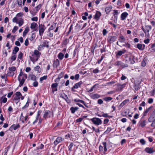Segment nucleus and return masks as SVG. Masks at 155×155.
I'll return each instance as SVG.
<instances>
[{
    "label": "nucleus",
    "instance_id": "1",
    "mask_svg": "<svg viewBox=\"0 0 155 155\" xmlns=\"http://www.w3.org/2000/svg\"><path fill=\"white\" fill-rule=\"evenodd\" d=\"M41 54V53L38 51L36 50H35L34 52L31 54V56H29L30 59L33 62L37 61Z\"/></svg>",
    "mask_w": 155,
    "mask_h": 155
},
{
    "label": "nucleus",
    "instance_id": "2",
    "mask_svg": "<svg viewBox=\"0 0 155 155\" xmlns=\"http://www.w3.org/2000/svg\"><path fill=\"white\" fill-rule=\"evenodd\" d=\"M102 144L103 145V146L101 145L99 146V150L100 152H103L105 154L107 151V143L106 142H103Z\"/></svg>",
    "mask_w": 155,
    "mask_h": 155
},
{
    "label": "nucleus",
    "instance_id": "3",
    "mask_svg": "<svg viewBox=\"0 0 155 155\" xmlns=\"http://www.w3.org/2000/svg\"><path fill=\"white\" fill-rule=\"evenodd\" d=\"M91 120L94 124L97 125L101 124L102 123L101 119L98 118L94 117L91 119Z\"/></svg>",
    "mask_w": 155,
    "mask_h": 155
},
{
    "label": "nucleus",
    "instance_id": "4",
    "mask_svg": "<svg viewBox=\"0 0 155 155\" xmlns=\"http://www.w3.org/2000/svg\"><path fill=\"white\" fill-rule=\"evenodd\" d=\"M117 39V37L116 36H110L108 37L107 41L108 43L111 44L115 42Z\"/></svg>",
    "mask_w": 155,
    "mask_h": 155
},
{
    "label": "nucleus",
    "instance_id": "5",
    "mask_svg": "<svg viewBox=\"0 0 155 155\" xmlns=\"http://www.w3.org/2000/svg\"><path fill=\"white\" fill-rule=\"evenodd\" d=\"M51 115H52V114L50 111L46 110L44 112L43 117L45 119L50 117Z\"/></svg>",
    "mask_w": 155,
    "mask_h": 155
},
{
    "label": "nucleus",
    "instance_id": "6",
    "mask_svg": "<svg viewBox=\"0 0 155 155\" xmlns=\"http://www.w3.org/2000/svg\"><path fill=\"white\" fill-rule=\"evenodd\" d=\"M45 26L44 25H39V33L40 35L41 36L42 35L43 33L45 30Z\"/></svg>",
    "mask_w": 155,
    "mask_h": 155
},
{
    "label": "nucleus",
    "instance_id": "7",
    "mask_svg": "<svg viewBox=\"0 0 155 155\" xmlns=\"http://www.w3.org/2000/svg\"><path fill=\"white\" fill-rule=\"evenodd\" d=\"M144 151L147 153L149 154L152 153L154 152L153 147H147L145 149Z\"/></svg>",
    "mask_w": 155,
    "mask_h": 155
},
{
    "label": "nucleus",
    "instance_id": "8",
    "mask_svg": "<svg viewBox=\"0 0 155 155\" xmlns=\"http://www.w3.org/2000/svg\"><path fill=\"white\" fill-rule=\"evenodd\" d=\"M128 15V14L127 12H124L122 13L120 16L121 20L122 21L125 20Z\"/></svg>",
    "mask_w": 155,
    "mask_h": 155
},
{
    "label": "nucleus",
    "instance_id": "9",
    "mask_svg": "<svg viewBox=\"0 0 155 155\" xmlns=\"http://www.w3.org/2000/svg\"><path fill=\"white\" fill-rule=\"evenodd\" d=\"M155 120V114H151L148 119V121L149 122L154 121Z\"/></svg>",
    "mask_w": 155,
    "mask_h": 155
},
{
    "label": "nucleus",
    "instance_id": "10",
    "mask_svg": "<svg viewBox=\"0 0 155 155\" xmlns=\"http://www.w3.org/2000/svg\"><path fill=\"white\" fill-rule=\"evenodd\" d=\"M64 140L61 137H58L54 142V144L56 146L58 143H60Z\"/></svg>",
    "mask_w": 155,
    "mask_h": 155
},
{
    "label": "nucleus",
    "instance_id": "11",
    "mask_svg": "<svg viewBox=\"0 0 155 155\" xmlns=\"http://www.w3.org/2000/svg\"><path fill=\"white\" fill-rule=\"evenodd\" d=\"M126 52L125 50L123 49L122 50H120L117 51V53H116V56L117 58H118L121 56L123 54L125 53Z\"/></svg>",
    "mask_w": 155,
    "mask_h": 155
},
{
    "label": "nucleus",
    "instance_id": "12",
    "mask_svg": "<svg viewBox=\"0 0 155 155\" xmlns=\"http://www.w3.org/2000/svg\"><path fill=\"white\" fill-rule=\"evenodd\" d=\"M101 12L99 11H96V14L94 15V18L97 20H98L100 18V17L101 16Z\"/></svg>",
    "mask_w": 155,
    "mask_h": 155
},
{
    "label": "nucleus",
    "instance_id": "13",
    "mask_svg": "<svg viewBox=\"0 0 155 155\" xmlns=\"http://www.w3.org/2000/svg\"><path fill=\"white\" fill-rule=\"evenodd\" d=\"M20 127V125L19 124L16 125L14 124L11 126L9 128V130L11 131H12L13 130H15L18 128H19Z\"/></svg>",
    "mask_w": 155,
    "mask_h": 155
},
{
    "label": "nucleus",
    "instance_id": "14",
    "mask_svg": "<svg viewBox=\"0 0 155 155\" xmlns=\"http://www.w3.org/2000/svg\"><path fill=\"white\" fill-rule=\"evenodd\" d=\"M90 96L91 98L93 99L98 98L101 97L100 95L97 94H91Z\"/></svg>",
    "mask_w": 155,
    "mask_h": 155
},
{
    "label": "nucleus",
    "instance_id": "15",
    "mask_svg": "<svg viewBox=\"0 0 155 155\" xmlns=\"http://www.w3.org/2000/svg\"><path fill=\"white\" fill-rule=\"evenodd\" d=\"M118 40L121 43H124L126 41V39L122 35H120L118 38Z\"/></svg>",
    "mask_w": 155,
    "mask_h": 155
},
{
    "label": "nucleus",
    "instance_id": "16",
    "mask_svg": "<svg viewBox=\"0 0 155 155\" xmlns=\"http://www.w3.org/2000/svg\"><path fill=\"white\" fill-rule=\"evenodd\" d=\"M135 58L134 57L132 56L129 57L128 58V61L130 62L131 64H133L135 62Z\"/></svg>",
    "mask_w": 155,
    "mask_h": 155
},
{
    "label": "nucleus",
    "instance_id": "17",
    "mask_svg": "<svg viewBox=\"0 0 155 155\" xmlns=\"http://www.w3.org/2000/svg\"><path fill=\"white\" fill-rule=\"evenodd\" d=\"M126 84H120L118 83L117 84V85L118 87V88L119 90H122L124 88V87Z\"/></svg>",
    "mask_w": 155,
    "mask_h": 155
},
{
    "label": "nucleus",
    "instance_id": "18",
    "mask_svg": "<svg viewBox=\"0 0 155 155\" xmlns=\"http://www.w3.org/2000/svg\"><path fill=\"white\" fill-rule=\"evenodd\" d=\"M41 110H39L38 112V114L37 116L36 117L35 120L33 122V124H35L38 122V119L39 116L40 115L41 113Z\"/></svg>",
    "mask_w": 155,
    "mask_h": 155
},
{
    "label": "nucleus",
    "instance_id": "19",
    "mask_svg": "<svg viewBox=\"0 0 155 155\" xmlns=\"http://www.w3.org/2000/svg\"><path fill=\"white\" fill-rule=\"evenodd\" d=\"M59 64V61L57 59L55 60L53 64V66L54 67H57Z\"/></svg>",
    "mask_w": 155,
    "mask_h": 155
},
{
    "label": "nucleus",
    "instance_id": "20",
    "mask_svg": "<svg viewBox=\"0 0 155 155\" xmlns=\"http://www.w3.org/2000/svg\"><path fill=\"white\" fill-rule=\"evenodd\" d=\"M147 123V121L145 120L142 121L140 124L141 127L143 128L146 125Z\"/></svg>",
    "mask_w": 155,
    "mask_h": 155
},
{
    "label": "nucleus",
    "instance_id": "21",
    "mask_svg": "<svg viewBox=\"0 0 155 155\" xmlns=\"http://www.w3.org/2000/svg\"><path fill=\"white\" fill-rule=\"evenodd\" d=\"M19 48L17 47H15L14 50L13 51L12 54H16L17 53L18 51Z\"/></svg>",
    "mask_w": 155,
    "mask_h": 155
},
{
    "label": "nucleus",
    "instance_id": "22",
    "mask_svg": "<svg viewBox=\"0 0 155 155\" xmlns=\"http://www.w3.org/2000/svg\"><path fill=\"white\" fill-rule=\"evenodd\" d=\"M29 28L28 27H27L25 28V31H24L23 34V35L24 37L25 36L27 33L29 31Z\"/></svg>",
    "mask_w": 155,
    "mask_h": 155
},
{
    "label": "nucleus",
    "instance_id": "23",
    "mask_svg": "<svg viewBox=\"0 0 155 155\" xmlns=\"http://www.w3.org/2000/svg\"><path fill=\"white\" fill-rule=\"evenodd\" d=\"M129 101L128 99H126L123 101L119 105L120 107H122L125 105Z\"/></svg>",
    "mask_w": 155,
    "mask_h": 155
},
{
    "label": "nucleus",
    "instance_id": "24",
    "mask_svg": "<svg viewBox=\"0 0 155 155\" xmlns=\"http://www.w3.org/2000/svg\"><path fill=\"white\" fill-rule=\"evenodd\" d=\"M18 21L17 22L18 23V24L19 26H21L24 23L23 19L21 18L18 19Z\"/></svg>",
    "mask_w": 155,
    "mask_h": 155
},
{
    "label": "nucleus",
    "instance_id": "25",
    "mask_svg": "<svg viewBox=\"0 0 155 155\" xmlns=\"http://www.w3.org/2000/svg\"><path fill=\"white\" fill-rule=\"evenodd\" d=\"M111 9L112 8L110 7H108L105 8V11L106 13L107 14H108L111 10Z\"/></svg>",
    "mask_w": 155,
    "mask_h": 155
},
{
    "label": "nucleus",
    "instance_id": "26",
    "mask_svg": "<svg viewBox=\"0 0 155 155\" xmlns=\"http://www.w3.org/2000/svg\"><path fill=\"white\" fill-rule=\"evenodd\" d=\"M142 44L138 43L137 45L136 48L140 50L143 51V48H142Z\"/></svg>",
    "mask_w": 155,
    "mask_h": 155
},
{
    "label": "nucleus",
    "instance_id": "27",
    "mask_svg": "<svg viewBox=\"0 0 155 155\" xmlns=\"http://www.w3.org/2000/svg\"><path fill=\"white\" fill-rule=\"evenodd\" d=\"M146 33L148 32L151 29V27L150 25H146L145 26Z\"/></svg>",
    "mask_w": 155,
    "mask_h": 155
},
{
    "label": "nucleus",
    "instance_id": "28",
    "mask_svg": "<svg viewBox=\"0 0 155 155\" xmlns=\"http://www.w3.org/2000/svg\"><path fill=\"white\" fill-rule=\"evenodd\" d=\"M37 26H38L37 24L36 23L34 22L31 24L30 28L31 29H34Z\"/></svg>",
    "mask_w": 155,
    "mask_h": 155
},
{
    "label": "nucleus",
    "instance_id": "29",
    "mask_svg": "<svg viewBox=\"0 0 155 155\" xmlns=\"http://www.w3.org/2000/svg\"><path fill=\"white\" fill-rule=\"evenodd\" d=\"M25 80V79L23 78L21 80V79L20 81H19L20 82V84L19 85V87H21L23 85V84L24 83Z\"/></svg>",
    "mask_w": 155,
    "mask_h": 155
},
{
    "label": "nucleus",
    "instance_id": "30",
    "mask_svg": "<svg viewBox=\"0 0 155 155\" xmlns=\"http://www.w3.org/2000/svg\"><path fill=\"white\" fill-rule=\"evenodd\" d=\"M134 87L136 91H138L140 88V85L139 84H134Z\"/></svg>",
    "mask_w": 155,
    "mask_h": 155
},
{
    "label": "nucleus",
    "instance_id": "31",
    "mask_svg": "<svg viewBox=\"0 0 155 155\" xmlns=\"http://www.w3.org/2000/svg\"><path fill=\"white\" fill-rule=\"evenodd\" d=\"M103 100L106 101H111L112 99V98L110 97H106L103 98Z\"/></svg>",
    "mask_w": 155,
    "mask_h": 155
},
{
    "label": "nucleus",
    "instance_id": "32",
    "mask_svg": "<svg viewBox=\"0 0 155 155\" xmlns=\"http://www.w3.org/2000/svg\"><path fill=\"white\" fill-rule=\"evenodd\" d=\"M114 12L113 13V15L114 17L115 18H117V15L119 13L118 12V10H114Z\"/></svg>",
    "mask_w": 155,
    "mask_h": 155
},
{
    "label": "nucleus",
    "instance_id": "33",
    "mask_svg": "<svg viewBox=\"0 0 155 155\" xmlns=\"http://www.w3.org/2000/svg\"><path fill=\"white\" fill-rule=\"evenodd\" d=\"M78 88V83L76 84L73 87L72 90L73 92L77 91V89Z\"/></svg>",
    "mask_w": 155,
    "mask_h": 155
},
{
    "label": "nucleus",
    "instance_id": "34",
    "mask_svg": "<svg viewBox=\"0 0 155 155\" xmlns=\"http://www.w3.org/2000/svg\"><path fill=\"white\" fill-rule=\"evenodd\" d=\"M23 55V54L21 52H20L19 53V54L18 55V59H19L21 60H22V59Z\"/></svg>",
    "mask_w": 155,
    "mask_h": 155
},
{
    "label": "nucleus",
    "instance_id": "35",
    "mask_svg": "<svg viewBox=\"0 0 155 155\" xmlns=\"http://www.w3.org/2000/svg\"><path fill=\"white\" fill-rule=\"evenodd\" d=\"M64 56V55L63 54L61 53H60L58 55V57L59 59L61 60L63 58Z\"/></svg>",
    "mask_w": 155,
    "mask_h": 155
},
{
    "label": "nucleus",
    "instance_id": "36",
    "mask_svg": "<svg viewBox=\"0 0 155 155\" xmlns=\"http://www.w3.org/2000/svg\"><path fill=\"white\" fill-rule=\"evenodd\" d=\"M56 23L53 24L49 28L48 30L51 31L53 30L54 28L56 27Z\"/></svg>",
    "mask_w": 155,
    "mask_h": 155
},
{
    "label": "nucleus",
    "instance_id": "37",
    "mask_svg": "<svg viewBox=\"0 0 155 155\" xmlns=\"http://www.w3.org/2000/svg\"><path fill=\"white\" fill-rule=\"evenodd\" d=\"M7 98L5 97H2L1 98L0 100L2 101V102L5 103H6L7 101Z\"/></svg>",
    "mask_w": 155,
    "mask_h": 155
},
{
    "label": "nucleus",
    "instance_id": "38",
    "mask_svg": "<svg viewBox=\"0 0 155 155\" xmlns=\"http://www.w3.org/2000/svg\"><path fill=\"white\" fill-rule=\"evenodd\" d=\"M87 73V71L85 69H83L79 71V73L81 74L84 75Z\"/></svg>",
    "mask_w": 155,
    "mask_h": 155
},
{
    "label": "nucleus",
    "instance_id": "39",
    "mask_svg": "<svg viewBox=\"0 0 155 155\" xmlns=\"http://www.w3.org/2000/svg\"><path fill=\"white\" fill-rule=\"evenodd\" d=\"M78 109V108L77 107H75V108L74 107H71L70 110H71V112L72 113H74Z\"/></svg>",
    "mask_w": 155,
    "mask_h": 155
},
{
    "label": "nucleus",
    "instance_id": "40",
    "mask_svg": "<svg viewBox=\"0 0 155 155\" xmlns=\"http://www.w3.org/2000/svg\"><path fill=\"white\" fill-rule=\"evenodd\" d=\"M96 48V46H94V45H92L91 47V51L93 54H94V50Z\"/></svg>",
    "mask_w": 155,
    "mask_h": 155
},
{
    "label": "nucleus",
    "instance_id": "41",
    "mask_svg": "<svg viewBox=\"0 0 155 155\" xmlns=\"http://www.w3.org/2000/svg\"><path fill=\"white\" fill-rule=\"evenodd\" d=\"M104 58V56L103 54H102L101 57V58L100 59H98L97 60V63L98 64H100L101 63V61Z\"/></svg>",
    "mask_w": 155,
    "mask_h": 155
},
{
    "label": "nucleus",
    "instance_id": "42",
    "mask_svg": "<svg viewBox=\"0 0 155 155\" xmlns=\"http://www.w3.org/2000/svg\"><path fill=\"white\" fill-rule=\"evenodd\" d=\"M31 79L33 81H35L36 80V77L34 75L32 74L29 76Z\"/></svg>",
    "mask_w": 155,
    "mask_h": 155
},
{
    "label": "nucleus",
    "instance_id": "43",
    "mask_svg": "<svg viewBox=\"0 0 155 155\" xmlns=\"http://www.w3.org/2000/svg\"><path fill=\"white\" fill-rule=\"evenodd\" d=\"M16 69V68L15 67L13 66L11 67H10L9 68V71L13 72L15 71Z\"/></svg>",
    "mask_w": 155,
    "mask_h": 155
},
{
    "label": "nucleus",
    "instance_id": "44",
    "mask_svg": "<svg viewBox=\"0 0 155 155\" xmlns=\"http://www.w3.org/2000/svg\"><path fill=\"white\" fill-rule=\"evenodd\" d=\"M29 99L28 98V101H27L26 104L25 105V106H24L23 107H22V109H23L25 107H28L29 105Z\"/></svg>",
    "mask_w": 155,
    "mask_h": 155
},
{
    "label": "nucleus",
    "instance_id": "45",
    "mask_svg": "<svg viewBox=\"0 0 155 155\" xmlns=\"http://www.w3.org/2000/svg\"><path fill=\"white\" fill-rule=\"evenodd\" d=\"M16 58V56L15 54H14V55H12L11 58V59L12 60L11 63L13 61L15 60Z\"/></svg>",
    "mask_w": 155,
    "mask_h": 155
},
{
    "label": "nucleus",
    "instance_id": "46",
    "mask_svg": "<svg viewBox=\"0 0 155 155\" xmlns=\"http://www.w3.org/2000/svg\"><path fill=\"white\" fill-rule=\"evenodd\" d=\"M122 64V62L119 61H117L115 63V65L120 66V67H121Z\"/></svg>",
    "mask_w": 155,
    "mask_h": 155
},
{
    "label": "nucleus",
    "instance_id": "47",
    "mask_svg": "<svg viewBox=\"0 0 155 155\" xmlns=\"http://www.w3.org/2000/svg\"><path fill=\"white\" fill-rule=\"evenodd\" d=\"M58 85V84L57 83H54L52 84L51 87L53 89L57 87Z\"/></svg>",
    "mask_w": 155,
    "mask_h": 155
},
{
    "label": "nucleus",
    "instance_id": "48",
    "mask_svg": "<svg viewBox=\"0 0 155 155\" xmlns=\"http://www.w3.org/2000/svg\"><path fill=\"white\" fill-rule=\"evenodd\" d=\"M34 69L35 71H37L38 72H39L40 71V68L39 66H37L35 67L34 68Z\"/></svg>",
    "mask_w": 155,
    "mask_h": 155
},
{
    "label": "nucleus",
    "instance_id": "49",
    "mask_svg": "<svg viewBox=\"0 0 155 155\" xmlns=\"http://www.w3.org/2000/svg\"><path fill=\"white\" fill-rule=\"evenodd\" d=\"M47 78V76H44L43 77H41L40 78V80L41 82H42V81L44 80H46Z\"/></svg>",
    "mask_w": 155,
    "mask_h": 155
},
{
    "label": "nucleus",
    "instance_id": "50",
    "mask_svg": "<svg viewBox=\"0 0 155 155\" xmlns=\"http://www.w3.org/2000/svg\"><path fill=\"white\" fill-rule=\"evenodd\" d=\"M20 98V97H14V100L15 101V102L16 103H17L19 101V100Z\"/></svg>",
    "mask_w": 155,
    "mask_h": 155
},
{
    "label": "nucleus",
    "instance_id": "51",
    "mask_svg": "<svg viewBox=\"0 0 155 155\" xmlns=\"http://www.w3.org/2000/svg\"><path fill=\"white\" fill-rule=\"evenodd\" d=\"M128 67V65L127 64H124L122 62V64H121V67L122 68H127Z\"/></svg>",
    "mask_w": 155,
    "mask_h": 155
},
{
    "label": "nucleus",
    "instance_id": "52",
    "mask_svg": "<svg viewBox=\"0 0 155 155\" xmlns=\"http://www.w3.org/2000/svg\"><path fill=\"white\" fill-rule=\"evenodd\" d=\"M21 71H22V70H21ZM23 74H23V73L22 72V71H21L20 72V74L19 75L18 77V81H20V79H21V78L20 77L22 75H23Z\"/></svg>",
    "mask_w": 155,
    "mask_h": 155
},
{
    "label": "nucleus",
    "instance_id": "53",
    "mask_svg": "<svg viewBox=\"0 0 155 155\" xmlns=\"http://www.w3.org/2000/svg\"><path fill=\"white\" fill-rule=\"evenodd\" d=\"M71 79L73 80L75 79L76 80H78V74H76L75 75V77L74 76H71L70 77Z\"/></svg>",
    "mask_w": 155,
    "mask_h": 155
},
{
    "label": "nucleus",
    "instance_id": "54",
    "mask_svg": "<svg viewBox=\"0 0 155 155\" xmlns=\"http://www.w3.org/2000/svg\"><path fill=\"white\" fill-rule=\"evenodd\" d=\"M42 5L41 4H39L37 6L35 7L36 10L38 11L41 8Z\"/></svg>",
    "mask_w": 155,
    "mask_h": 155
},
{
    "label": "nucleus",
    "instance_id": "55",
    "mask_svg": "<svg viewBox=\"0 0 155 155\" xmlns=\"http://www.w3.org/2000/svg\"><path fill=\"white\" fill-rule=\"evenodd\" d=\"M140 142L141 143L142 145H144L145 144L146 142L143 139H141L140 140Z\"/></svg>",
    "mask_w": 155,
    "mask_h": 155
},
{
    "label": "nucleus",
    "instance_id": "56",
    "mask_svg": "<svg viewBox=\"0 0 155 155\" xmlns=\"http://www.w3.org/2000/svg\"><path fill=\"white\" fill-rule=\"evenodd\" d=\"M35 34L34 33H33L31 35V38L29 39V40L32 41L35 38Z\"/></svg>",
    "mask_w": 155,
    "mask_h": 155
},
{
    "label": "nucleus",
    "instance_id": "57",
    "mask_svg": "<svg viewBox=\"0 0 155 155\" xmlns=\"http://www.w3.org/2000/svg\"><path fill=\"white\" fill-rule=\"evenodd\" d=\"M107 33V31L105 29H103V36L105 35Z\"/></svg>",
    "mask_w": 155,
    "mask_h": 155
},
{
    "label": "nucleus",
    "instance_id": "58",
    "mask_svg": "<svg viewBox=\"0 0 155 155\" xmlns=\"http://www.w3.org/2000/svg\"><path fill=\"white\" fill-rule=\"evenodd\" d=\"M15 95L17 97H20V96H22L21 93L19 92H17L15 93Z\"/></svg>",
    "mask_w": 155,
    "mask_h": 155
},
{
    "label": "nucleus",
    "instance_id": "59",
    "mask_svg": "<svg viewBox=\"0 0 155 155\" xmlns=\"http://www.w3.org/2000/svg\"><path fill=\"white\" fill-rule=\"evenodd\" d=\"M151 48L153 51H155V44H154L151 45Z\"/></svg>",
    "mask_w": 155,
    "mask_h": 155
},
{
    "label": "nucleus",
    "instance_id": "60",
    "mask_svg": "<svg viewBox=\"0 0 155 155\" xmlns=\"http://www.w3.org/2000/svg\"><path fill=\"white\" fill-rule=\"evenodd\" d=\"M18 29V28L17 26H15L13 30H12V32L14 33Z\"/></svg>",
    "mask_w": 155,
    "mask_h": 155
},
{
    "label": "nucleus",
    "instance_id": "61",
    "mask_svg": "<svg viewBox=\"0 0 155 155\" xmlns=\"http://www.w3.org/2000/svg\"><path fill=\"white\" fill-rule=\"evenodd\" d=\"M18 19H17V17H15L13 18L12 21L14 22H16L17 23H18L17 21H18Z\"/></svg>",
    "mask_w": 155,
    "mask_h": 155
},
{
    "label": "nucleus",
    "instance_id": "62",
    "mask_svg": "<svg viewBox=\"0 0 155 155\" xmlns=\"http://www.w3.org/2000/svg\"><path fill=\"white\" fill-rule=\"evenodd\" d=\"M149 111H148V110H147V109L146 110H145L143 112V116H146V115L147 114L148 112Z\"/></svg>",
    "mask_w": 155,
    "mask_h": 155
},
{
    "label": "nucleus",
    "instance_id": "63",
    "mask_svg": "<svg viewBox=\"0 0 155 155\" xmlns=\"http://www.w3.org/2000/svg\"><path fill=\"white\" fill-rule=\"evenodd\" d=\"M103 101L101 99H99L97 101V103L100 104H101L103 103Z\"/></svg>",
    "mask_w": 155,
    "mask_h": 155
},
{
    "label": "nucleus",
    "instance_id": "64",
    "mask_svg": "<svg viewBox=\"0 0 155 155\" xmlns=\"http://www.w3.org/2000/svg\"><path fill=\"white\" fill-rule=\"evenodd\" d=\"M109 119L107 118H106L104 119V124H107L109 122Z\"/></svg>",
    "mask_w": 155,
    "mask_h": 155
}]
</instances>
